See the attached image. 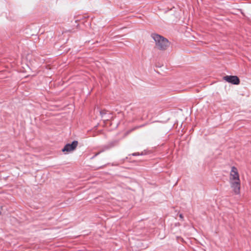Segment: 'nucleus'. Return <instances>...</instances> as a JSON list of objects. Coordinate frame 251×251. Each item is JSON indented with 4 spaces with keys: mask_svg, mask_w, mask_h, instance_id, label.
I'll return each mask as SVG.
<instances>
[{
    "mask_svg": "<svg viewBox=\"0 0 251 251\" xmlns=\"http://www.w3.org/2000/svg\"><path fill=\"white\" fill-rule=\"evenodd\" d=\"M107 111L105 110H101L100 111V115L102 118H104L106 114Z\"/></svg>",
    "mask_w": 251,
    "mask_h": 251,
    "instance_id": "obj_7",
    "label": "nucleus"
},
{
    "mask_svg": "<svg viewBox=\"0 0 251 251\" xmlns=\"http://www.w3.org/2000/svg\"><path fill=\"white\" fill-rule=\"evenodd\" d=\"M223 79L233 85H239L240 83V79L236 75H226L223 77Z\"/></svg>",
    "mask_w": 251,
    "mask_h": 251,
    "instance_id": "obj_3",
    "label": "nucleus"
},
{
    "mask_svg": "<svg viewBox=\"0 0 251 251\" xmlns=\"http://www.w3.org/2000/svg\"><path fill=\"white\" fill-rule=\"evenodd\" d=\"M230 183L234 193L236 195L239 194L240 192V180L231 181Z\"/></svg>",
    "mask_w": 251,
    "mask_h": 251,
    "instance_id": "obj_4",
    "label": "nucleus"
},
{
    "mask_svg": "<svg viewBox=\"0 0 251 251\" xmlns=\"http://www.w3.org/2000/svg\"><path fill=\"white\" fill-rule=\"evenodd\" d=\"M151 37L155 41L156 46L159 50H165L169 47L170 43L167 38L162 35L154 33L151 34Z\"/></svg>",
    "mask_w": 251,
    "mask_h": 251,
    "instance_id": "obj_1",
    "label": "nucleus"
},
{
    "mask_svg": "<svg viewBox=\"0 0 251 251\" xmlns=\"http://www.w3.org/2000/svg\"><path fill=\"white\" fill-rule=\"evenodd\" d=\"M230 176H232L233 180H240L239 175L237 169L234 166H233L231 168Z\"/></svg>",
    "mask_w": 251,
    "mask_h": 251,
    "instance_id": "obj_5",
    "label": "nucleus"
},
{
    "mask_svg": "<svg viewBox=\"0 0 251 251\" xmlns=\"http://www.w3.org/2000/svg\"><path fill=\"white\" fill-rule=\"evenodd\" d=\"M179 217H180V218H183V216H182V214H179Z\"/></svg>",
    "mask_w": 251,
    "mask_h": 251,
    "instance_id": "obj_10",
    "label": "nucleus"
},
{
    "mask_svg": "<svg viewBox=\"0 0 251 251\" xmlns=\"http://www.w3.org/2000/svg\"><path fill=\"white\" fill-rule=\"evenodd\" d=\"M78 143L77 141L74 140L71 143L66 144L62 149V151L68 153L75 151L78 145Z\"/></svg>",
    "mask_w": 251,
    "mask_h": 251,
    "instance_id": "obj_2",
    "label": "nucleus"
},
{
    "mask_svg": "<svg viewBox=\"0 0 251 251\" xmlns=\"http://www.w3.org/2000/svg\"><path fill=\"white\" fill-rule=\"evenodd\" d=\"M117 142H118L117 141H114L109 142V143H108L106 145H104L102 147V148H101L100 151V152H102L106 150L111 149L112 148L114 147L116 145V144L117 143Z\"/></svg>",
    "mask_w": 251,
    "mask_h": 251,
    "instance_id": "obj_6",
    "label": "nucleus"
},
{
    "mask_svg": "<svg viewBox=\"0 0 251 251\" xmlns=\"http://www.w3.org/2000/svg\"><path fill=\"white\" fill-rule=\"evenodd\" d=\"M1 206H0V210H1ZM1 215V210H0V215Z\"/></svg>",
    "mask_w": 251,
    "mask_h": 251,
    "instance_id": "obj_11",
    "label": "nucleus"
},
{
    "mask_svg": "<svg viewBox=\"0 0 251 251\" xmlns=\"http://www.w3.org/2000/svg\"><path fill=\"white\" fill-rule=\"evenodd\" d=\"M100 152L99 151L98 152V153H97L96 154H95L93 156H92L91 157V159H93L95 157H96L98 155H99Z\"/></svg>",
    "mask_w": 251,
    "mask_h": 251,
    "instance_id": "obj_9",
    "label": "nucleus"
},
{
    "mask_svg": "<svg viewBox=\"0 0 251 251\" xmlns=\"http://www.w3.org/2000/svg\"><path fill=\"white\" fill-rule=\"evenodd\" d=\"M144 153L143 152L139 153V152H134L131 154L132 156H139V155H143Z\"/></svg>",
    "mask_w": 251,
    "mask_h": 251,
    "instance_id": "obj_8",
    "label": "nucleus"
}]
</instances>
